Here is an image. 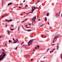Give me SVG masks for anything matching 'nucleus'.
Wrapping results in <instances>:
<instances>
[{"mask_svg":"<svg viewBox=\"0 0 62 62\" xmlns=\"http://www.w3.org/2000/svg\"><path fill=\"white\" fill-rule=\"evenodd\" d=\"M6 56V53L5 52H3L0 56V61L3 59Z\"/></svg>","mask_w":62,"mask_h":62,"instance_id":"1","label":"nucleus"},{"mask_svg":"<svg viewBox=\"0 0 62 62\" xmlns=\"http://www.w3.org/2000/svg\"><path fill=\"white\" fill-rule=\"evenodd\" d=\"M33 40H35V39H33L32 40H30L28 43V46H30V44H31L33 43Z\"/></svg>","mask_w":62,"mask_h":62,"instance_id":"2","label":"nucleus"},{"mask_svg":"<svg viewBox=\"0 0 62 62\" xmlns=\"http://www.w3.org/2000/svg\"><path fill=\"white\" fill-rule=\"evenodd\" d=\"M59 36H58V35H56L54 37V40L53 41V43L54 42V41H56V39H57L58 37H59Z\"/></svg>","mask_w":62,"mask_h":62,"instance_id":"3","label":"nucleus"},{"mask_svg":"<svg viewBox=\"0 0 62 62\" xmlns=\"http://www.w3.org/2000/svg\"><path fill=\"white\" fill-rule=\"evenodd\" d=\"M36 19V16L34 17L32 19V20L33 22H34V21H35Z\"/></svg>","mask_w":62,"mask_h":62,"instance_id":"4","label":"nucleus"},{"mask_svg":"<svg viewBox=\"0 0 62 62\" xmlns=\"http://www.w3.org/2000/svg\"><path fill=\"white\" fill-rule=\"evenodd\" d=\"M60 12L59 13H57L56 14V15L57 16H59L60 14Z\"/></svg>","mask_w":62,"mask_h":62,"instance_id":"5","label":"nucleus"},{"mask_svg":"<svg viewBox=\"0 0 62 62\" xmlns=\"http://www.w3.org/2000/svg\"><path fill=\"white\" fill-rule=\"evenodd\" d=\"M34 9L33 8H32V10H31V11H32L31 12H30L29 13H28V15L29 14V13H32V12H33V11H34Z\"/></svg>","mask_w":62,"mask_h":62,"instance_id":"6","label":"nucleus"},{"mask_svg":"<svg viewBox=\"0 0 62 62\" xmlns=\"http://www.w3.org/2000/svg\"><path fill=\"white\" fill-rule=\"evenodd\" d=\"M5 21H7L8 22H9L10 21V22H11V21H12V20H8L6 19L5 20Z\"/></svg>","mask_w":62,"mask_h":62,"instance_id":"7","label":"nucleus"},{"mask_svg":"<svg viewBox=\"0 0 62 62\" xmlns=\"http://www.w3.org/2000/svg\"><path fill=\"white\" fill-rule=\"evenodd\" d=\"M17 43V41L16 40H15L14 41V43Z\"/></svg>","mask_w":62,"mask_h":62,"instance_id":"8","label":"nucleus"},{"mask_svg":"<svg viewBox=\"0 0 62 62\" xmlns=\"http://www.w3.org/2000/svg\"><path fill=\"white\" fill-rule=\"evenodd\" d=\"M11 4H12V3H10L8 4V6H9L10 5H11Z\"/></svg>","mask_w":62,"mask_h":62,"instance_id":"9","label":"nucleus"},{"mask_svg":"<svg viewBox=\"0 0 62 62\" xmlns=\"http://www.w3.org/2000/svg\"><path fill=\"white\" fill-rule=\"evenodd\" d=\"M45 21H47V18H46V17H45Z\"/></svg>","mask_w":62,"mask_h":62,"instance_id":"10","label":"nucleus"},{"mask_svg":"<svg viewBox=\"0 0 62 62\" xmlns=\"http://www.w3.org/2000/svg\"><path fill=\"white\" fill-rule=\"evenodd\" d=\"M58 46H57V50H58Z\"/></svg>","mask_w":62,"mask_h":62,"instance_id":"11","label":"nucleus"},{"mask_svg":"<svg viewBox=\"0 0 62 62\" xmlns=\"http://www.w3.org/2000/svg\"><path fill=\"white\" fill-rule=\"evenodd\" d=\"M39 8H39H37V7H35V9H38V8Z\"/></svg>","mask_w":62,"mask_h":62,"instance_id":"12","label":"nucleus"},{"mask_svg":"<svg viewBox=\"0 0 62 62\" xmlns=\"http://www.w3.org/2000/svg\"><path fill=\"white\" fill-rule=\"evenodd\" d=\"M46 16H49V13H47L46 14Z\"/></svg>","mask_w":62,"mask_h":62,"instance_id":"13","label":"nucleus"},{"mask_svg":"<svg viewBox=\"0 0 62 62\" xmlns=\"http://www.w3.org/2000/svg\"><path fill=\"white\" fill-rule=\"evenodd\" d=\"M8 32L9 35V34H10V31H8Z\"/></svg>","mask_w":62,"mask_h":62,"instance_id":"14","label":"nucleus"},{"mask_svg":"<svg viewBox=\"0 0 62 62\" xmlns=\"http://www.w3.org/2000/svg\"><path fill=\"white\" fill-rule=\"evenodd\" d=\"M2 50L3 52H5V50H4V49H2Z\"/></svg>","mask_w":62,"mask_h":62,"instance_id":"15","label":"nucleus"},{"mask_svg":"<svg viewBox=\"0 0 62 62\" xmlns=\"http://www.w3.org/2000/svg\"><path fill=\"white\" fill-rule=\"evenodd\" d=\"M43 25V24H42L41 25H40V26H42Z\"/></svg>","mask_w":62,"mask_h":62,"instance_id":"16","label":"nucleus"},{"mask_svg":"<svg viewBox=\"0 0 62 62\" xmlns=\"http://www.w3.org/2000/svg\"><path fill=\"white\" fill-rule=\"evenodd\" d=\"M23 46L24 47H25V48H26V46H25V45H23Z\"/></svg>","mask_w":62,"mask_h":62,"instance_id":"17","label":"nucleus"},{"mask_svg":"<svg viewBox=\"0 0 62 62\" xmlns=\"http://www.w3.org/2000/svg\"><path fill=\"white\" fill-rule=\"evenodd\" d=\"M54 49H53V50H52V51H51V52L52 53L53 52V51H54Z\"/></svg>","mask_w":62,"mask_h":62,"instance_id":"18","label":"nucleus"},{"mask_svg":"<svg viewBox=\"0 0 62 62\" xmlns=\"http://www.w3.org/2000/svg\"><path fill=\"white\" fill-rule=\"evenodd\" d=\"M27 31H31V30H28Z\"/></svg>","mask_w":62,"mask_h":62,"instance_id":"19","label":"nucleus"},{"mask_svg":"<svg viewBox=\"0 0 62 62\" xmlns=\"http://www.w3.org/2000/svg\"><path fill=\"white\" fill-rule=\"evenodd\" d=\"M39 0H38L37 4H38V3H39Z\"/></svg>","mask_w":62,"mask_h":62,"instance_id":"20","label":"nucleus"},{"mask_svg":"<svg viewBox=\"0 0 62 62\" xmlns=\"http://www.w3.org/2000/svg\"><path fill=\"white\" fill-rule=\"evenodd\" d=\"M6 15H5L3 16H2V18H3V17H4V16H6Z\"/></svg>","mask_w":62,"mask_h":62,"instance_id":"21","label":"nucleus"},{"mask_svg":"<svg viewBox=\"0 0 62 62\" xmlns=\"http://www.w3.org/2000/svg\"><path fill=\"white\" fill-rule=\"evenodd\" d=\"M9 42H11V41L10 40H9Z\"/></svg>","mask_w":62,"mask_h":62,"instance_id":"22","label":"nucleus"},{"mask_svg":"<svg viewBox=\"0 0 62 62\" xmlns=\"http://www.w3.org/2000/svg\"><path fill=\"white\" fill-rule=\"evenodd\" d=\"M16 40L17 41H18V42H19V41H18V39H16Z\"/></svg>","mask_w":62,"mask_h":62,"instance_id":"23","label":"nucleus"},{"mask_svg":"<svg viewBox=\"0 0 62 62\" xmlns=\"http://www.w3.org/2000/svg\"><path fill=\"white\" fill-rule=\"evenodd\" d=\"M61 59H62V54L61 55Z\"/></svg>","mask_w":62,"mask_h":62,"instance_id":"24","label":"nucleus"},{"mask_svg":"<svg viewBox=\"0 0 62 62\" xmlns=\"http://www.w3.org/2000/svg\"><path fill=\"white\" fill-rule=\"evenodd\" d=\"M11 30L12 31H13V29H11Z\"/></svg>","mask_w":62,"mask_h":62,"instance_id":"25","label":"nucleus"},{"mask_svg":"<svg viewBox=\"0 0 62 62\" xmlns=\"http://www.w3.org/2000/svg\"><path fill=\"white\" fill-rule=\"evenodd\" d=\"M50 29H52V27H50Z\"/></svg>","mask_w":62,"mask_h":62,"instance_id":"26","label":"nucleus"},{"mask_svg":"<svg viewBox=\"0 0 62 62\" xmlns=\"http://www.w3.org/2000/svg\"><path fill=\"white\" fill-rule=\"evenodd\" d=\"M38 21H40V19H39H39Z\"/></svg>","mask_w":62,"mask_h":62,"instance_id":"27","label":"nucleus"},{"mask_svg":"<svg viewBox=\"0 0 62 62\" xmlns=\"http://www.w3.org/2000/svg\"><path fill=\"white\" fill-rule=\"evenodd\" d=\"M25 22V21H23V22H22V23H24V22Z\"/></svg>","mask_w":62,"mask_h":62,"instance_id":"28","label":"nucleus"},{"mask_svg":"<svg viewBox=\"0 0 62 62\" xmlns=\"http://www.w3.org/2000/svg\"><path fill=\"white\" fill-rule=\"evenodd\" d=\"M28 7V6H27V5H26L25 6V7Z\"/></svg>","mask_w":62,"mask_h":62,"instance_id":"29","label":"nucleus"},{"mask_svg":"<svg viewBox=\"0 0 62 62\" xmlns=\"http://www.w3.org/2000/svg\"><path fill=\"white\" fill-rule=\"evenodd\" d=\"M37 48V47H36L35 48V49H37L38 48Z\"/></svg>","mask_w":62,"mask_h":62,"instance_id":"30","label":"nucleus"},{"mask_svg":"<svg viewBox=\"0 0 62 62\" xmlns=\"http://www.w3.org/2000/svg\"><path fill=\"white\" fill-rule=\"evenodd\" d=\"M37 47H38V48H39V46H37Z\"/></svg>","mask_w":62,"mask_h":62,"instance_id":"31","label":"nucleus"},{"mask_svg":"<svg viewBox=\"0 0 62 62\" xmlns=\"http://www.w3.org/2000/svg\"><path fill=\"white\" fill-rule=\"evenodd\" d=\"M55 45V44H53L52 45Z\"/></svg>","mask_w":62,"mask_h":62,"instance_id":"32","label":"nucleus"},{"mask_svg":"<svg viewBox=\"0 0 62 62\" xmlns=\"http://www.w3.org/2000/svg\"><path fill=\"white\" fill-rule=\"evenodd\" d=\"M49 50V49H48L47 50V52H48V51Z\"/></svg>","mask_w":62,"mask_h":62,"instance_id":"33","label":"nucleus"},{"mask_svg":"<svg viewBox=\"0 0 62 62\" xmlns=\"http://www.w3.org/2000/svg\"><path fill=\"white\" fill-rule=\"evenodd\" d=\"M5 46H7V44H5Z\"/></svg>","mask_w":62,"mask_h":62,"instance_id":"34","label":"nucleus"},{"mask_svg":"<svg viewBox=\"0 0 62 62\" xmlns=\"http://www.w3.org/2000/svg\"><path fill=\"white\" fill-rule=\"evenodd\" d=\"M11 26H12V27L13 26L12 25H11Z\"/></svg>","mask_w":62,"mask_h":62,"instance_id":"35","label":"nucleus"},{"mask_svg":"<svg viewBox=\"0 0 62 62\" xmlns=\"http://www.w3.org/2000/svg\"><path fill=\"white\" fill-rule=\"evenodd\" d=\"M25 2V1L24 0L23 2L24 3V2Z\"/></svg>","mask_w":62,"mask_h":62,"instance_id":"36","label":"nucleus"},{"mask_svg":"<svg viewBox=\"0 0 62 62\" xmlns=\"http://www.w3.org/2000/svg\"><path fill=\"white\" fill-rule=\"evenodd\" d=\"M20 28V27H19V28H18V30H19V28Z\"/></svg>","mask_w":62,"mask_h":62,"instance_id":"37","label":"nucleus"},{"mask_svg":"<svg viewBox=\"0 0 62 62\" xmlns=\"http://www.w3.org/2000/svg\"><path fill=\"white\" fill-rule=\"evenodd\" d=\"M48 24L49 25H50V24H49V23H48Z\"/></svg>","mask_w":62,"mask_h":62,"instance_id":"38","label":"nucleus"},{"mask_svg":"<svg viewBox=\"0 0 62 62\" xmlns=\"http://www.w3.org/2000/svg\"><path fill=\"white\" fill-rule=\"evenodd\" d=\"M13 40H14V38H13Z\"/></svg>","mask_w":62,"mask_h":62,"instance_id":"39","label":"nucleus"},{"mask_svg":"<svg viewBox=\"0 0 62 62\" xmlns=\"http://www.w3.org/2000/svg\"><path fill=\"white\" fill-rule=\"evenodd\" d=\"M26 26V27L27 26V25H26V26Z\"/></svg>","mask_w":62,"mask_h":62,"instance_id":"40","label":"nucleus"},{"mask_svg":"<svg viewBox=\"0 0 62 62\" xmlns=\"http://www.w3.org/2000/svg\"><path fill=\"white\" fill-rule=\"evenodd\" d=\"M32 60H33V59H31V61Z\"/></svg>","mask_w":62,"mask_h":62,"instance_id":"41","label":"nucleus"},{"mask_svg":"<svg viewBox=\"0 0 62 62\" xmlns=\"http://www.w3.org/2000/svg\"><path fill=\"white\" fill-rule=\"evenodd\" d=\"M21 8V7H19V8Z\"/></svg>","mask_w":62,"mask_h":62,"instance_id":"42","label":"nucleus"},{"mask_svg":"<svg viewBox=\"0 0 62 62\" xmlns=\"http://www.w3.org/2000/svg\"><path fill=\"white\" fill-rule=\"evenodd\" d=\"M17 47H16V49H17Z\"/></svg>","mask_w":62,"mask_h":62,"instance_id":"43","label":"nucleus"},{"mask_svg":"<svg viewBox=\"0 0 62 62\" xmlns=\"http://www.w3.org/2000/svg\"><path fill=\"white\" fill-rule=\"evenodd\" d=\"M33 2H34V1H35V0H33Z\"/></svg>","mask_w":62,"mask_h":62,"instance_id":"44","label":"nucleus"},{"mask_svg":"<svg viewBox=\"0 0 62 62\" xmlns=\"http://www.w3.org/2000/svg\"><path fill=\"white\" fill-rule=\"evenodd\" d=\"M27 20V19H26L25 20V21H26Z\"/></svg>","mask_w":62,"mask_h":62,"instance_id":"45","label":"nucleus"},{"mask_svg":"<svg viewBox=\"0 0 62 62\" xmlns=\"http://www.w3.org/2000/svg\"><path fill=\"white\" fill-rule=\"evenodd\" d=\"M35 8H34V9H33V10H35Z\"/></svg>","mask_w":62,"mask_h":62,"instance_id":"46","label":"nucleus"},{"mask_svg":"<svg viewBox=\"0 0 62 62\" xmlns=\"http://www.w3.org/2000/svg\"><path fill=\"white\" fill-rule=\"evenodd\" d=\"M1 37H2V36H0V38H1Z\"/></svg>","mask_w":62,"mask_h":62,"instance_id":"47","label":"nucleus"},{"mask_svg":"<svg viewBox=\"0 0 62 62\" xmlns=\"http://www.w3.org/2000/svg\"><path fill=\"white\" fill-rule=\"evenodd\" d=\"M6 27H7V25H6Z\"/></svg>","mask_w":62,"mask_h":62,"instance_id":"48","label":"nucleus"},{"mask_svg":"<svg viewBox=\"0 0 62 62\" xmlns=\"http://www.w3.org/2000/svg\"><path fill=\"white\" fill-rule=\"evenodd\" d=\"M51 52H52V51H50V53H51Z\"/></svg>","mask_w":62,"mask_h":62,"instance_id":"49","label":"nucleus"},{"mask_svg":"<svg viewBox=\"0 0 62 62\" xmlns=\"http://www.w3.org/2000/svg\"><path fill=\"white\" fill-rule=\"evenodd\" d=\"M15 8V7H14L13 8Z\"/></svg>","mask_w":62,"mask_h":62,"instance_id":"50","label":"nucleus"},{"mask_svg":"<svg viewBox=\"0 0 62 62\" xmlns=\"http://www.w3.org/2000/svg\"><path fill=\"white\" fill-rule=\"evenodd\" d=\"M42 37H43V35H42Z\"/></svg>","mask_w":62,"mask_h":62,"instance_id":"51","label":"nucleus"},{"mask_svg":"<svg viewBox=\"0 0 62 62\" xmlns=\"http://www.w3.org/2000/svg\"><path fill=\"white\" fill-rule=\"evenodd\" d=\"M21 15H22V14H21Z\"/></svg>","mask_w":62,"mask_h":62,"instance_id":"52","label":"nucleus"},{"mask_svg":"<svg viewBox=\"0 0 62 62\" xmlns=\"http://www.w3.org/2000/svg\"><path fill=\"white\" fill-rule=\"evenodd\" d=\"M23 42H22V43H23Z\"/></svg>","mask_w":62,"mask_h":62,"instance_id":"53","label":"nucleus"},{"mask_svg":"<svg viewBox=\"0 0 62 62\" xmlns=\"http://www.w3.org/2000/svg\"><path fill=\"white\" fill-rule=\"evenodd\" d=\"M33 8H35V7H33Z\"/></svg>","mask_w":62,"mask_h":62,"instance_id":"54","label":"nucleus"},{"mask_svg":"<svg viewBox=\"0 0 62 62\" xmlns=\"http://www.w3.org/2000/svg\"><path fill=\"white\" fill-rule=\"evenodd\" d=\"M31 37H33V36H31Z\"/></svg>","mask_w":62,"mask_h":62,"instance_id":"55","label":"nucleus"},{"mask_svg":"<svg viewBox=\"0 0 62 62\" xmlns=\"http://www.w3.org/2000/svg\"><path fill=\"white\" fill-rule=\"evenodd\" d=\"M33 51H35V50L34 49H33Z\"/></svg>","mask_w":62,"mask_h":62,"instance_id":"56","label":"nucleus"},{"mask_svg":"<svg viewBox=\"0 0 62 62\" xmlns=\"http://www.w3.org/2000/svg\"><path fill=\"white\" fill-rule=\"evenodd\" d=\"M21 44H23V43H21Z\"/></svg>","mask_w":62,"mask_h":62,"instance_id":"57","label":"nucleus"},{"mask_svg":"<svg viewBox=\"0 0 62 62\" xmlns=\"http://www.w3.org/2000/svg\"><path fill=\"white\" fill-rule=\"evenodd\" d=\"M8 15V14H6V16H7V15Z\"/></svg>","mask_w":62,"mask_h":62,"instance_id":"58","label":"nucleus"},{"mask_svg":"<svg viewBox=\"0 0 62 62\" xmlns=\"http://www.w3.org/2000/svg\"><path fill=\"white\" fill-rule=\"evenodd\" d=\"M45 58V57H44V58Z\"/></svg>","mask_w":62,"mask_h":62,"instance_id":"59","label":"nucleus"},{"mask_svg":"<svg viewBox=\"0 0 62 62\" xmlns=\"http://www.w3.org/2000/svg\"><path fill=\"white\" fill-rule=\"evenodd\" d=\"M40 62H42V61H40Z\"/></svg>","mask_w":62,"mask_h":62,"instance_id":"60","label":"nucleus"},{"mask_svg":"<svg viewBox=\"0 0 62 62\" xmlns=\"http://www.w3.org/2000/svg\"><path fill=\"white\" fill-rule=\"evenodd\" d=\"M29 25H31V24H29Z\"/></svg>","mask_w":62,"mask_h":62,"instance_id":"61","label":"nucleus"},{"mask_svg":"<svg viewBox=\"0 0 62 62\" xmlns=\"http://www.w3.org/2000/svg\"><path fill=\"white\" fill-rule=\"evenodd\" d=\"M13 54H14V53H13Z\"/></svg>","mask_w":62,"mask_h":62,"instance_id":"62","label":"nucleus"},{"mask_svg":"<svg viewBox=\"0 0 62 62\" xmlns=\"http://www.w3.org/2000/svg\"><path fill=\"white\" fill-rule=\"evenodd\" d=\"M27 28H29V27H27Z\"/></svg>","mask_w":62,"mask_h":62,"instance_id":"63","label":"nucleus"},{"mask_svg":"<svg viewBox=\"0 0 62 62\" xmlns=\"http://www.w3.org/2000/svg\"><path fill=\"white\" fill-rule=\"evenodd\" d=\"M17 5H18V4H17Z\"/></svg>","mask_w":62,"mask_h":62,"instance_id":"64","label":"nucleus"}]
</instances>
